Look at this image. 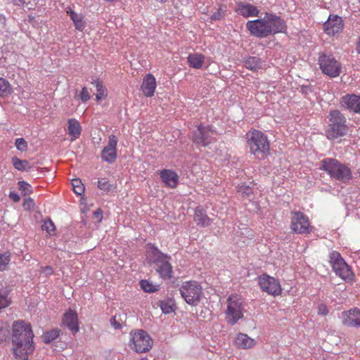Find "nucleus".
I'll return each instance as SVG.
<instances>
[{
  "instance_id": "1",
  "label": "nucleus",
  "mask_w": 360,
  "mask_h": 360,
  "mask_svg": "<svg viewBox=\"0 0 360 360\" xmlns=\"http://www.w3.org/2000/svg\"><path fill=\"white\" fill-rule=\"evenodd\" d=\"M34 333L30 323L24 321H15L12 326V350L18 360H28L34 349Z\"/></svg>"
},
{
  "instance_id": "2",
  "label": "nucleus",
  "mask_w": 360,
  "mask_h": 360,
  "mask_svg": "<svg viewBox=\"0 0 360 360\" xmlns=\"http://www.w3.org/2000/svg\"><path fill=\"white\" fill-rule=\"evenodd\" d=\"M320 169L325 171L332 179L347 184L353 176L350 168L335 158H324L321 162Z\"/></svg>"
},
{
  "instance_id": "3",
  "label": "nucleus",
  "mask_w": 360,
  "mask_h": 360,
  "mask_svg": "<svg viewBox=\"0 0 360 360\" xmlns=\"http://www.w3.org/2000/svg\"><path fill=\"white\" fill-rule=\"evenodd\" d=\"M147 262L154 264V267L160 276L165 280L172 277V266L169 263L171 256L162 253L158 248L152 246L149 250Z\"/></svg>"
},
{
  "instance_id": "4",
  "label": "nucleus",
  "mask_w": 360,
  "mask_h": 360,
  "mask_svg": "<svg viewBox=\"0 0 360 360\" xmlns=\"http://www.w3.org/2000/svg\"><path fill=\"white\" fill-rule=\"evenodd\" d=\"M247 143L251 154L256 158L264 159L269 155L270 143L262 131L254 130L246 134Z\"/></svg>"
},
{
  "instance_id": "5",
  "label": "nucleus",
  "mask_w": 360,
  "mask_h": 360,
  "mask_svg": "<svg viewBox=\"0 0 360 360\" xmlns=\"http://www.w3.org/2000/svg\"><path fill=\"white\" fill-rule=\"evenodd\" d=\"M328 118L329 123L326 130V136L329 140H335L347 134L349 127L345 116L338 110L330 111Z\"/></svg>"
},
{
  "instance_id": "6",
  "label": "nucleus",
  "mask_w": 360,
  "mask_h": 360,
  "mask_svg": "<svg viewBox=\"0 0 360 360\" xmlns=\"http://www.w3.org/2000/svg\"><path fill=\"white\" fill-rule=\"evenodd\" d=\"M318 63L323 74L333 78L338 77L342 71L341 63L331 53H319Z\"/></svg>"
},
{
  "instance_id": "7",
  "label": "nucleus",
  "mask_w": 360,
  "mask_h": 360,
  "mask_svg": "<svg viewBox=\"0 0 360 360\" xmlns=\"http://www.w3.org/2000/svg\"><path fill=\"white\" fill-rule=\"evenodd\" d=\"M129 341L130 348L137 353H146L153 347V340L143 330L131 331Z\"/></svg>"
},
{
  "instance_id": "8",
  "label": "nucleus",
  "mask_w": 360,
  "mask_h": 360,
  "mask_svg": "<svg viewBox=\"0 0 360 360\" xmlns=\"http://www.w3.org/2000/svg\"><path fill=\"white\" fill-rule=\"evenodd\" d=\"M243 300L237 295H231L227 299L225 319L231 325H235L243 318Z\"/></svg>"
},
{
  "instance_id": "9",
  "label": "nucleus",
  "mask_w": 360,
  "mask_h": 360,
  "mask_svg": "<svg viewBox=\"0 0 360 360\" xmlns=\"http://www.w3.org/2000/svg\"><path fill=\"white\" fill-rule=\"evenodd\" d=\"M181 297L188 304L196 306L202 294L201 286L195 281L184 283L179 289Z\"/></svg>"
},
{
  "instance_id": "10",
  "label": "nucleus",
  "mask_w": 360,
  "mask_h": 360,
  "mask_svg": "<svg viewBox=\"0 0 360 360\" xmlns=\"http://www.w3.org/2000/svg\"><path fill=\"white\" fill-rule=\"evenodd\" d=\"M330 263L335 274L343 280H352L354 276L350 267L340 254L336 251L330 253Z\"/></svg>"
},
{
  "instance_id": "11",
  "label": "nucleus",
  "mask_w": 360,
  "mask_h": 360,
  "mask_svg": "<svg viewBox=\"0 0 360 360\" xmlns=\"http://www.w3.org/2000/svg\"><path fill=\"white\" fill-rule=\"evenodd\" d=\"M263 20L265 21L269 36L285 32L287 29L285 22L276 13L266 12Z\"/></svg>"
},
{
  "instance_id": "12",
  "label": "nucleus",
  "mask_w": 360,
  "mask_h": 360,
  "mask_svg": "<svg viewBox=\"0 0 360 360\" xmlns=\"http://www.w3.org/2000/svg\"><path fill=\"white\" fill-rule=\"evenodd\" d=\"M290 229L295 233H309L311 226L308 217L300 211L292 212Z\"/></svg>"
},
{
  "instance_id": "13",
  "label": "nucleus",
  "mask_w": 360,
  "mask_h": 360,
  "mask_svg": "<svg viewBox=\"0 0 360 360\" xmlns=\"http://www.w3.org/2000/svg\"><path fill=\"white\" fill-rule=\"evenodd\" d=\"M259 285L261 289L269 295L276 296L281 294L280 283L274 277L263 274L259 277Z\"/></svg>"
},
{
  "instance_id": "14",
  "label": "nucleus",
  "mask_w": 360,
  "mask_h": 360,
  "mask_svg": "<svg viewBox=\"0 0 360 360\" xmlns=\"http://www.w3.org/2000/svg\"><path fill=\"white\" fill-rule=\"evenodd\" d=\"M246 28L251 35L257 38L262 39L269 36L263 18L248 21Z\"/></svg>"
},
{
  "instance_id": "15",
  "label": "nucleus",
  "mask_w": 360,
  "mask_h": 360,
  "mask_svg": "<svg viewBox=\"0 0 360 360\" xmlns=\"http://www.w3.org/2000/svg\"><path fill=\"white\" fill-rule=\"evenodd\" d=\"M117 142L116 136L113 134L109 136L108 143L101 152V158L108 163H113L117 159Z\"/></svg>"
},
{
  "instance_id": "16",
  "label": "nucleus",
  "mask_w": 360,
  "mask_h": 360,
  "mask_svg": "<svg viewBox=\"0 0 360 360\" xmlns=\"http://www.w3.org/2000/svg\"><path fill=\"white\" fill-rule=\"evenodd\" d=\"M340 105L349 112L360 113V96L347 94L340 98Z\"/></svg>"
},
{
  "instance_id": "17",
  "label": "nucleus",
  "mask_w": 360,
  "mask_h": 360,
  "mask_svg": "<svg viewBox=\"0 0 360 360\" xmlns=\"http://www.w3.org/2000/svg\"><path fill=\"white\" fill-rule=\"evenodd\" d=\"M325 32L329 36H334L342 32L343 20L338 15H330L328 20L323 24Z\"/></svg>"
},
{
  "instance_id": "18",
  "label": "nucleus",
  "mask_w": 360,
  "mask_h": 360,
  "mask_svg": "<svg viewBox=\"0 0 360 360\" xmlns=\"http://www.w3.org/2000/svg\"><path fill=\"white\" fill-rule=\"evenodd\" d=\"M343 325L347 327H360V310L353 308L342 313Z\"/></svg>"
},
{
  "instance_id": "19",
  "label": "nucleus",
  "mask_w": 360,
  "mask_h": 360,
  "mask_svg": "<svg viewBox=\"0 0 360 360\" xmlns=\"http://www.w3.org/2000/svg\"><path fill=\"white\" fill-rule=\"evenodd\" d=\"M210 133V129L207 127L199 126L197 129L193 131V141L196 144L202 146H206L211 143L212 140Z\"/></svg>"
},
{
  "instance_id": "20",
  "label": "nucleus",
  "mask_w": 360,
  "mask_h": 360,
  "mask_svg": "<svg viewBox=\"0 0 360 360\" xmlns=\"http://www.w3.org/2000/svg\"><path fill=\"white\" fill-rule=\"evenodd\" d=\"M63 324L66 326L73 334L79 331L77 314L69 309L63 316Z\"/></svg>"
},
{
  "instance_id": "21",
  "label": "nucleus",
  "mask_w": 360,
  "mask_h": 360,
  "mask_svg": "<svg viewBox=\"0 0 360 360\" xmlns=\"http://www.w3.org/2000/svg\"><path fill=\"white\" fill-rule=\"evenodd\" d=\"M162 181L169 187L176 188L179 182L178 174L170 169H163L160 173Z\"/></svg>"
},
{
  "instance_id": "22",
  "label": "nucleus",
  "mask_w": 360,
  "mask_h": 360,
  "mask_svg": "<svg viewBox=\"0 0 360 360\" xmlns=\"http://www.w3.org/2000/svg\"><path fill=\"white\" fill-rule=\"evenodd\" d=\"M156 87L155 78L150 74H148L143 79L141 85V89L143 94L147 97L153 96Z\"/></svg>"
},
{
  "instance_id": "23",
  "label": "nucleus",
  "mask_w": 360,
  "mask_h": 360,
  "mask_svg": "<svg viewBox=\"0 0 360 360\" xmlns=\"http://www.w3.org/2000/svg\"><path fill=\"white\" fill-rule=\"evenodd\" d=\"M237 13L245 18L257 17L259 11L257 8L250 4H239Z\"/></svg>"
},
{
  "instance_id": "24",
  "label": "nucleus",
  "mask_w": 360,
  "mask_h": 360,
  "mask_svg": "<svg viewBox=\"0 0 360 360\" xmlns=\"http://www.w3.org/2000/svg\"><path fill=\"white\" fill-rule=\"evenodd\" d=\"M194 221L198 226L201 227H206L210 226L212 219L208 217L205 211L201 207H197L195 210Z\"/></svg>"
},
{
  "instance_id": "25",
  "label": "nucleus",
  "mask_w": 360,
  "mask_h": 360,
  "mask_svg": "<svg viewBox=\"0 0 360 360\" xmlns=\"http://www.w3.org/2000/svg\"><path fill=\"white\" fill-rule=\"evenodd\" d=\"M235 342L237 347L241 349H250L255 345V340L244 333H240Z\"/></svg>"
},
{
  "instance_id": "26",
  "label": "nucleus",
  "mask_w": 360,
  "mask_h": 360,
  "mask_svg": "<svg viewBox=\"0 0 360 360\" xmlns=\"http://www.w3.org/2000/svg\"><path fill=\"white\" fill-rule=\"evenodd\" d=\"M68 134L72 137V139H77L82 131L79 122L76 119L72 118L68 120Z\"/></svg>"
},
{
  "instance_id": "27",
  "label": "nucleus",
  "mask_w": 360,
  "mask_h": 360,
  "mask_svg": "<svg viewBox=\"0 0 360 360\" xmlns=\"http://www.w3.org/2000/svg\"><path fill=\"white\" fill-rule=\"evenodd\" d=\"M187 59L190 67L195 69H200L202 66L205 56L201 53H195L189 54Z\"/></svg>"
},
{
  "instance_id": "28",
  "label": "nucleus",
  "mask_w": 360,
  "mask_h": 360,
  "mask_svg": "<svg viewBox=\"0 0 360 360\" xmlns=\"http://www.w3.org/2000/svg\"><path fill=\"white\" fill-rule=\"evenodd\" d=\"M262 65L261 58L256 56H250L244 61V66L252 71L258 70L262 68Z\"/></svg>"
},
{
  "instance_id": "29",
  "label": "nucleus",
  "mask_w": 360,
  "mask_h": 360,
  "mask_svg": "<svg viewBox=\"0 0 360 360\" xmlns=\"http://www.w3.org/2000/svg\"><path fill=\"white\" fill-rule=\"evenodd\" d=\"M164 314H169L174 309V301L172 299L167 298L160 302L159 304Z\"/></svg>"
},
{
  "instance_id": "30",
  "label": "nucleus",
  "mask_w": 360,
  "mask_h": 360,
  "mask_svg": "<svg viewBox=\"0 0 360 360\" xmlns=\"http://www.w3.org/2000/svg\"><path fill=\"white\" fill-rule=\"evenodd\" d=\"M68 13L71 20L74 22L76 29L82 30L84 28V22L82 20V16L72 10H70Z\"/></svg>"
},
{
  "instance_id": "31",
  "label": "nucleus",
  "mask_w": 360,
  "mask_h": 360,
  "mask_svg": "<svg viewBox=\"0 0 360 360\" xmlns=\"http://www.w3.org/2000/svg\"><path fill=\"white\" fill-rule=\"evenodd\" d=\"M12 163L14 167L19 171H27L31 168L27 160H22L16 157L12 158Z\"/></svg>"
},
{
  "instance_id": "32",
  "label": "nucleus",
  "mask_w": 360,
  "mask_h": 360,
  "mask_svg": "<svg viewBox=\"0 0 360 360\" xmlns=\"http://www.w3.org/2000/svg\"><path fill=\"white\" fill-rule=\"evenodd\" d=\"M12 93V87L8 80L0 77V96H7Z\"/></svg>"
},
{
  "instance_id": "33",
  "label": "nucleus",
  "mask_w": 360,
  "mask_h": 360,
  "mask_svg": "<svg viewBox=\"0 0 360 360\" xmlns=\"http://www.w3.org/2000/svg\"><path fill=\"white\" fill-rule=\"evenodd\" d=\"M60 330L58 329V328L53 329V330H51L49 331L44 333L43 335L44 342L46 344H49V343L51 342L52 341L56 340L60 335Z\"/></svg>"
},
{
  "instance_id": "34",
  "label": "nucleus",
  "mask_w": 360,
  "mask_h": 360,
  "mask_svg": "<svg viewBox=\"0 0 360 360\" xmlns=\"http://www.w3.org/2000/svg\"><path fill=\"white\" fill-rule=\"evenodd\" d=\"M72 186L73 191L77 195H81L84 193V186L82 181L79 179H75L72 180Z\"/></svg>"
},
{
  "instance_id": "35",
  "label": "nucleus",
  "mask_w": 360,
  "mask_h": 360,
  "mask_svg": "<svg viewBox=\"0 0 360 360\" xmlns=\"http://www.w3.org/2000/svg\"><path fill=\"white\" fill-rule=\"evenodd\" d=\"M97 186L105 192H109L114 188L113 185L110 184L109 181L105 178L99 179L97 182Z\"/></svg>"
},
{
  "instance_id": "36",
  "label": "nucleus",
  "mask_w": 360,
  "mask_h": 360,
  "mask_svg": "<svg viewBox=\"0 0 360 360\" xmlns=\"http://www.w3.org/2000/svg\"><path fill=\"white\" fill-rule=\"evenodd\" d=\"M238 192L245 198H250L253 194L252 188L245 184H242L238 188Z\"/></svg>"
},
{
  "instance_id": "37",
  "label": "nucleus",
  "mask_w": 360,
  "mask_h": 360,
  "mask_svg": "<svg viewBox=\"0 0 360 360\" xmlns=\"http://www.w3.org/2000/svg\"><path fill=\"white\" fill-rule=\"evenodd\" d=\"M10 334L9 326L7 323H0V342L6 340Z\"/></svg>"
},
{
  "instance_id": "38",
  "label": "nucleus",
  "mask_w": 360,
  "mask_h": 360,
  "mask_svg": "<svg viewBox=\"0 0 360 360\" xmlns=\"http://www.w3.org/2000/svg\"><path fill=\"white\" fill-rule=\"evenodd\" d=\"M19 190L21 191L23 195L26 196L32 193V186L25 181H20L18 183Z\"/></svg>"
},
{
  "instance_id": "39",
  "label": "nucleus",
  "mask_w": 360,
  "mask_h": 360,
  "mask_svg": "<svg viewBox=\"0 0 360 360\" xmlns=\"http://www.w3.org/2000/svg\"><path fill=\"white\" fill-rule=\"evenodd\" d=\"M141 288L147 292H154L158 290V286L153 285L151 283L146 280H142L140 282Z\"/></svg>"
},
{
  "instance_id": "40",
  "label": "nucleus",
  "mask_w": 360,
  "mask_h": 360,
  "mask_svg": "<svg viewBox=\"0 0 360 360\" xmlns=\"http://www.w3.org/2000/svg\"><path fill=\"white\" fill-rule=\"evenodd\" d=\"M11 260V254L9 252H4L0 254V271H4L6 266L8 264Z\"/></svg>"
},
{
  "instance_id": "41",
  "label": "nucleus",
  "mask_w": 360,
  "mask_h": 360,
  "mask_svg": "<svg viewBox=\"0 0 360 360\" xmlns=\"http://www.w3.org/2000/svg\"><path fill=\"white\" fill-rule=\"evenodd\" d=\"M95 83H96V91H97V93L96 95V100L100 101L105 96V89L103 86L102 82L97 80V81H95Z\"/></svg>"
},
{
  "instance_id": "42",
  "label": "nucleus",
  "mask_w": 360,
  "mask_h": 360,
  "mask_svg": "<svg viewBox=\"0 0 360 360\" xmlns=\"http://www.w3.org/2000/svg\"><path fill=\"white\" fill-rule=\"evenodd\" d=\"M226 9L225 6H221L217 11H215L210 19L212 20H221L226 14Z\"/></svg>"
},
{
  "instance_id": "43",
  "label": "nucleus",
  "mask_w": 360,
  "mask_h": 360,
  "mask_svg": "<svg viewBox=\"0 0 360 360\" xmlns=\"http://www.w3.org/2000/svg\"><path fill=\"white\" fill-rule=\"evenodd\" d=\"M15 145L18 150L23 152L27 149V141L23 138H18L15 140Z\"/></svg>"
},
{
  "instance_id": "44",
  "label": "nucleus",
  "mask_w": 360,
  "mask_h": 360,
  "mask_svg": "<svg viewBox=\"0 0 360 360\" xmlns=\"http://www.w3.org/2000/svg\"><path fill=\"white\" fill-rule=\"evenodd\" d=\"M42 229L46 231L49 234L55 231V225L51 220L45 221L41 226Z\"/></svg>"
},
{
  "instance_id": "45",
  "label": "nucleus",
  "mask_w": 360,
  "mask_h": 360,
  "mask_svg": "<svg viewBox=\"0 0 360 360\" xmlns=\"http://www.w3.org/2000/svg\"><path fill=\"white\" fill-rule=\"evenodd\" d=\"M35 205L34 201L31 198H27L24 200L22 207L25 210H31L34 209Z\"/></svg>"
},
{
  "instance_id": "46",
  "label": "nucleus",
  "mask_w": 360,
  "mask_h": 360,
  "mask_svg": "<svg viewBox=\"0 0 360 360\" xmlns=\"http://www.w3.org/2000/svg\"><path fill=\"white\" fill-rule=\"evenodd\" d=\"M79 97L82 102H86L90 99V94L89 93L86 87L82 88Z\"/></svg>"
},
{
  "instance_id": "47",
  "label": "nucleus",
  "mask_w": 360,
  "mask_h": 360,
  "mask_svg": "<svg viewBox=\"0 0 360 360\" xmlns=\"http://www.w3.org/2000/svg\"><path fill=\"white\" fill-rule=\"evenodd\" d=\"M328 314V309L326 304H321L318 306V314L319 315H326Z\"/></svg>"
},
{
  "instance_id": "48",
  "label": "nucleus",
  "mask_w": 360,
  "mask_h": 360,
  "mask_svg": "<svg viewBox=\"0 0 360 360\" xmlns=\"http://www.w3.org/2000/svg\"><path fill=\"white\" fill-rule=\"evenodd\" d=\"M94 218L98 221V222H101L103 219V212L101 209H97L94 212Z\"/></svg>"
},
{
  "instance_id": "49",
  "label": "nucleus",
  "mask_w": 360,
  "mask_h": 360,
  "mask_svg": "<svg viewBox=\"0 0 360 360\" xmlns=\"http://www.w3.org/2000/svg\"><path fill=\"white\" fill-rule=\"evenodd\" d=\"M240 234L245 235V236H247L248 238H249L250 239L252 237V234L251 230L248 229V228H244L243 229H240Z\"/></svg>"
},
{
  "instance_id": "50",
  "label": "nucleus",
  "mask_w": 360,
  "mask_h": 360,
  "mask_svg": "<svg viewBox=\"0 0 360 360\" xmlns=\"http://www.w3.org/2000/svg\"><path fill=\"white\" fill-rule=\"evenodd\" d=\"M111 325L115 329H120L122 328L121 324L116 320V317L114 316L110 319Z\"/></svg>"
},
{
  "instance_id": "51",
  "label": "nucleus",
  "mask_w": 360,
  "mask_h": 360,
  "mask_svg": "<svg viewBox=\"0 0 360 360\" xmlns=\"http://www.w3.org/2000/svg\"><path fill=\"white\" fill-rule=\"evenodd\" d=\"M9 197L14 201V202H18L20 201V196L18 193L14 192H11L9 194Z\"/></svg>"
},
{
  "instance_id": "52",
  "label": "nucleus",
  "mask_w": 360,
  "mask_h": 360,
  "mask_svg": "<svg viewBox=\"0 0 360 360\" xmlns=\"http://www.w3.org/2000/svg\"><path fill=\"white\" fill-rule=\"evenodd\" d=\"M43 272L46 275H51L53 274V269L50 266H46L44 268Z\"/></svg>"
},
{
  "instance_id": "53",
  "label": "nucleus",
  "mask_w": 360,
  "mask_h": 360,
  "mask_svg": "<svg viewBox=\"0 0 360 360\" xmlns=\"http://www.w3.org/2000/svg\"><path fill=\"white\" fill-rule=\"evenodd\" d=\"M309 91H311V89L309 86H302L301 92L303 94H307Z\"/></svg>"
},
{
  "instance_id": "54",
  "label": "nucleus",
  "mask_w": 360,
  "mask_h": 360,
  "mask_svg": "<svg viewBox=\"0 0 360 360\" xmlns=\"http://www.w3.org/2000/svg\"><path fill=\"white\" fill-rule=\"evenodd\" d=\"M8 293V290H0V298H7Z\"/></svg>"
},
{
  "instance_id": "55",
  "label": "nucleus",
  "mask_w": 360,
  "mask_h": 360,
  "mask_svg": "<svg viewBox=\"0 0 360 360\" xmlns=\"http://www.w3.org/2000/svg\"><path fill=\"white\" fill-rule=\"evenodd\" d=\"M356 51L359 53H360V37H359V41H358V43H357V45H356Z\"/></svg>"
},
{
  "instance_id": "56",
  "label": "nucleus",
  "mask_w": 360,
  "mask_h": 360,
  "mask_svg": "<svg viewBox=\"0 0 360 360\" xmlns=\"http://www.w3.org/2000/svg\"><path fill=\"white\" fill-rule=\"evenodd\" d=\"M156 1H158L160 3H165L167 2L168 0H155Z\"/></svg>"
},
{
  "instance_id": "57",
  "label": "nucleus",
  "mask_w": 360,
  "mask_h": 360,
  "mask_svg": "<svg viewBox=\"0 0 360 360\" xmlns=\"http://www.w3.org/2000/svg\"><path fill=\"white\" fill-rule=\"evenodd\" d=\"M105 1H108V2H113L115 1V0H105Z\"/></svg>"
},
{
  "instance_id": "58",
  "label": "nucleus",
  "mask_w": 360,
  "mask_h": 360,
  "mask_svg": "<svg viewBox=\"0 0 360 360\" xmlns=\"http://www.w3.org/2000/svg\"><path fill=\"white\" fill-rule=\"evenodd\" d=\"M141 360H147V359H141Z\"/></svg>"
}]
</instances>
